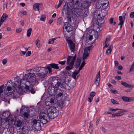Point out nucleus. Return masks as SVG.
Listing matches in <instances>:
<instances>
[{
	"label": "nucleus",
	"mask_w": 134,
	"mask_h": 134,
	"mask_svg": "<svg viewBox=\"0 0 134 134\" xmlns=\"http://www.w3.org/2000/svg\"><path fill=\"white\" fill-rule=\"evenodd\" d=\"M17 87L16 85L10 80L8 81L5 85L3 84L0 86V92H23V88L21 86V83L25 85V89L26 91L35 92L33 86H36L39 83L38 78H36L34 73H29L23 76V78L19 81Z\"/></svg>",
	"instance_id": "nucleus-1"
},
{
	"label": "nucleus",
	"mask_w": 134,
	"mask_h": 134,
	"mask_svg": "<svg viewBox=\"0 0 134 134\" xmlns=\"http://www.w3.org/2000/svg\"><path fill=\"white\" fill-rule=\"evenodd\" d=\"M67 96L66 93L63 94L62 93H59L56 95V99L54 97H52L50 99V101L46 100L45 104L46 106L50 107L49 109H52V111L54 109L55 112H56L57 108L61 110L64 107V100L66 98Z\"/></svg>",
	"instance_id": "nucleus-2"
},
{
	"label": "nucleus",
	"mask_w": 134,
	"mask_h": 134,
	"mask_svg": "<svg viewBox=\"0 0 134 134\" xmlns=\"http://www.w3.org/2000/svg\"><path fill=\"white\" fill-rule=\"evenodd\" d=\"M52 109H48L45 112L41 113L39 116L40 121L44 124L49 121L50 118L53 119L56 117L58 115L57 112H55L54 109L52 111Z\"/></svg>",
	"instance_id": "nucleus-3"
},
{
	"label": "nucleus",
	"mask_w": 134,
	"mask_h": 134,
	"mask_svg": "<svg viewBox=\"0 0 134 134\" xmlns=\"http://www.w3.org/2000/svg\"><path fill=\"white\" fill-rule=\"evenodd\" d=\"M72 24L71 18L68 17V21L64 23L63 30V33L64 36L66 38L71 37L73 34Z\"/></svg>",
	"instance_id": "nucleus-4"
},
{
	"label": "nucleus",
	"mask_w": 134,
	"mask_h": 134,
	"mask_svg": "<svg viewBox=\"0 0 134 134\" xmlns=\"http://www.w3.org/2000/svg\"><path fill=\"white\" fill-rule=\"evenodd\" d=\"M76 55H75L73 57L72 56H69L67 58V64L68 65L65 68L67 70H70L72 69L74 67V62L76 58Z\"/></svg>",
	"instance_id": "nucleus-5"
},
{
	"label": "nucleus",
	"mask_w": 134,
	"mask_h": 134,
	"mask_svg": "<svg viewBox=\"0 0 134 134\" xmlns=\"http://www.w3.org/2000/svg\"><path fill=\"white\" fill-rule=\"evenodd\" d=\"M12 96V98H16L19 97V94H23V93H0V97L3 98V100L5 101L7 100V97L13 94Z\"/></svg>",
	"instance_id": "nucleus-6"
},
{
	"label": "nucleus",
	"mask_w": 134,
	"mask_h": 134,
	"mask_svg": "<svg viewBox=\"0 0 134 134\" xmlns=\"http://www.w3.org/2000/svg\"><path fill=\"white\" fill-rule=\"evenodd\" d=\"M35 70L37 75L41 76L42 78H43L47 75L48 73L47 69L44 67H39L35 68Z\"/></svg>",
	"instance_id": "nucleus-7"
},
{
	"label": "nucleus",
	"mask_w": 134,
	"mask_h": 134,
	"mask_svg": "<svg viewBox=\"0 0 134 134\" xmlns=\"http://www.w3.org/2000/svg\"><path fill=\"white\" fill-rule=\"evenodd\" d=\"M49 81L52 86L59 88L61 80L58 77H51L49 78Z\"/></svg>",
	"instance_id": "nucleus-8"
},
{
	"label": "nucleus",
	"mask_w": 134,
	"mask_h": 134,
	"mask_svg": "<svg viewBox=\"0 0 134 134\" xmlns=\"http://www.w3.org/2000/svg\"><path fill=\"white\" fill-rule=\"evenodd\" d=\"M33 122V124L31 127L32 129L36 131L40 130L41 129L40 121H38L37 120L35 119Z\"/></svg>",
	"instance_id": "nucleus-9"
},
{
	"label": "nucleus",
	"mask_w": 134,
	"mask_h": 134,
	"mask_svg": "<svg viewBox=\"0 0 134 134\" xmlns=\"http://www.w3.org/2000/svg\"><path fill=\"white\" fill-rule=\"evenodd\" d=\"M74 11V9L71 7H69L64 8L62 10L63 13L66 14L68 16V17H70L69 16L70 15L73 13Z\"/></svg>",
	"instance_id": "nucleus-10"
},
{
	"label": "nucleus",
	"mask_w": 134,
	"mask_h": 134,
	"mask_svg": "<svg viewBox=\"0 0 134 134\" xmlns=\"http://www.w3.org/2000/svg\"><path fill=\"white\" fill-rule=\"evenodd\" d=\"M105 18L104 16L100 17L97 19L96 24L98 26L101 27L103 25Z\"/></svg>",
	"instance_id": "nucleus-11"
},
{
	"label": "nucleus",
	"mask_w": 134,
	"mask_h": 134,
	"mask_svg": "<svg viewBox=\"0 0 134 134\" xmlns=\"http://www.w3.org/2000/svg\"><path fill=\"white\" fill-rule=\"evenodd\" d=\"M67 41L71 52L74 53L75 51V44L71 40H67Z\"/></svg>",
	"instance_id": "nucleus-12"
},
{
	"label": "nucleus",
	"mask_w": 134,
	"mask_h": 134,
	"mask_svg": "<svg viewBox=\"0 0 134 134\" xmlns=\"http://www.w3.org/2000/svg\"><path fill=\"white\" fill-rule=\"evenodd\" d=\"M24 124L23 122L20 120L15 121L14 125L15 128H19V129L24 127Z\"/></svg>",
	"instance_id": "nucleus-13"
},
{
	"label": "nucleus",
	"mask_w": 134,
	"mask_h": 134,
	"mask_svg": "<svg viewBox=\"0 0 134 134\" xmlns=\"http://www.w3.org/2000/svg\"><path fill=\"white\" fill-rule=\"evenodd\" d=\"M47 91L48 92H62L61 90L59 88L54 87H50L48 89Z\"/></svg>",
	"instance_id": "nucleus-14"
},
{
	"label": "nucleus",
	"mask_w": 134,
	"mask_h": 134,
	"mask_svg": "<svg viewBox=\"0 0 134 134\" xmlns=\"http://www.w3.org/2000/svg\"><path fill=\"white\" fill-rule=\"evenodd\" d=\"M58 64H56L55 63H51L49 64L50 66H47L46 67V68L48 70L49 72L50 73L52 72V69L51 67L52 68L56 69H59V67L58 66Z\"/></svg>",
	"instance_id": "nucleus-15"
},
{
	"label": "nucleus",
	"mask_w": 134,
	"mask_h": 134,
	"mask_svg": "<svg viewBox=\"0 0 134 134\" xmlns=\"http://www.w3.org/2000/svg\"><path fill=\"white\" fill-rule=\"evenodd\" d=\"M10 115V112L9 111H6L3 113L2 118L4 119H8Z\"/></svg>",
	"instance_id": "nucleus-16"
},
{
	"label": "nucleus",
	"mask_w": 134,
	"mask_h": 134,
	"mask_svg": "<svg viewBox=\"0 0 134 134\" xmlns=\"http://www.w3.org/2000/svg\"><path fill=\"white\" fill-rule=\"evenodd\" d=\"M100 80V71H99L97 74L96 81L94 82L95 84L97 85L98 86L99 85V81Z\"/></svg>",
	"instance_id": "nucleus-17"
},
{
	"label": "nucleus",
	"mask_w": 134,
	"mask_h": 134,
	"mask_svg": "<svg viewBox=\"0 0 134 134\" xmlns=\"http://www.w3.org/2000/svg\"><path fill=\"white\" fill-rule=\"evenodd\" d=\"M121 83L123 86L126 88H132L133 87V86L132 85L128 84L125 82L121 81Z\"/></svg>",
	"instance_id": "nucleus-18"
},
{
	"label": "nucleus",
	"mask_w": 134,
	"mask_h": 134,
	"mask_svg": "<svg viewBox=\"0 0 134 134\" xmlns=\"http://www.w3.org/2000/svg\"><path fill=\"white\" fill-rule=\"evenodd\" d=\"M125 19V16H123L122 17V16H120L119 17V20L120 21V22L118 24V25H120V28H121L122 27V25L124 22V21Z\"/></svg>",
	"instance_id": "nucleus-19"
},
{
	"label": "nucleus",
	"mask_w": 134,
	"mask_h": 134,
	"mask_svg": "<svg viewBox=\"0 0 134 134\" xmlns=\"http://www.w3.org/2000/svg\"><path fill=\"white\" fill-rule=\"evenodd\" d=\"M90 2L84 0L82 7H83L85 9H87L88 7H89L90 6Z\"/></svg>",
	"instance_id": "nucleus-20"
},
{
	"label": "nucleus",
	"mask_w": 134,
	"mask_h": 134,
	"mask_svg": "<svg viewBox=\"0 0 134 134\" xmlns=\"http://www.w3.org/2000/svg\"><path fill=\"white\" fill-rule=\"evenodd\" d=\"M95 95L96 93H90L87 99V100L89 102L91 103L92 101L93 98Z\"/></svg>",
	"instance_id": "nucleus-21"
},
{
	"label": "nucleus",
	"mask_w": 134,
	"mask_h": 134,
	"mask_svg": "<svg viewBox=\"0 0 134 134\" xmlns=\"http://www.w3.org/2000/svg\"><path fill=\"white\" fill-rule=\"evenodd\" d=\"M80 70L79 69L78 70H76L71 75V77L73 78L75 80L77 79L78 77L77 76L76 77L77 75L79 73Z\"/></svg>",
	"instance_id": "nucleus-22"
},
{
	"label": "nucleus",
	"mask_w": 134,
	"mask_h": 134,
	"mask_svg": "<svg viewBox=\"0 0 134 134\" xmlns=\"http://www.w3.org/2000/svg\"><path fill=\"white\" fill-rule=\"evenodd\" d=\"M102 4V0H99L96 5V7L98 9H101L103 8Z\"/></svg>",
	"instance_id": "nucleus-23"
},
{
	"label": "nucleus",
	"mask_w": 134,
	"mask_h": 134,
	"mask_svg": "<svg viewBox=\"0 0 134 134\" xmlns=\"http://www.w3.org/2000/svg\"><path fill=\"white\" fill-rule=\"evenodd\" d=\"M93 46H90L87 47L84 49V52L89 54L90 51L92 50L93 48Z\"/></svg>",
	"instance_id": "nucleus-24"
},
{
	"label": "nucleus",
	"mask_w": 134,
	"mask_h": 134,
	"mask_svg": "<svg viewBox=\"0 0 134 134\" xmlns=\"http://www.w3.org/2000/svg\"><path fill=\"white\" fill-rule=\"evenodd\" d=\"M113 48V46L112 45H111L109 47L106 51V53L107 55H109L111 53Z\"/></svg>",
	"instance_id": "nucleus-25"
},
{
	"label": "nucleus",
	"mask_w": 134,
	"mask_h": 134,
	"mask_svg": "<svg viewBox=\"0 0 134 134\" xmlns=\"http://www.w3.org/2000/svg\"><path fill=\"white\" fill-rule=\"evenodd\" d=\"M119 110H120V111H118V114H118V115H119V116H121L122 115H123L124 114V112H128V111L127 110H124L122 109H119Z\"/></svg>",
	"instance_id": "nucleus-26"
},
{
	"label": "nucleus",
	"mask_w": 134,
	"mask_h": 134,
	"mask_svg": "<svg viewBox=\"0 0 134 134\" xmlns=\"http://www.w3.org/2000/svg\"><path fill=\"white\" fill-rule=\"evenodd\" d=\"M40 4V3H36L34 4V9L35 11H38L39 10L40 8L39 5Z\"/></svg>",
	"instance_id": "nucleus-27"
},
{
	"label": "nucleus",
	"mask_w": 134,
	"mask_h": 134,
	"mask_svg": "<svg viewBox=\"0 0 134 134\" xmlns=\"http://www.w3.org/2000/svg\"><path fill=\"white\" fill-rule=\"evenodd\" d=\"M81 62V60L80 59H77L75 67L76 68H77L80 66V63Z\"/></svg>",
	"instance_id": "nucleus-28"
},
{
	"label": "nucleus",
	"mask_w": 134,
	"mask_h": 134,
	"mask_svg": "<svg viewBox=\"0 0 134 134\" xmlns=\"http://www.w3.org/2000/svg\"><path fill=\"white\" fill-rule=\"evenodd\" d=\"M8 15L5 13L3 14L2 16L1 17L0 20L3 22L8 17Z\"/></svg>",
	"instance_id": "nucleus-29"
},
{
	"label": "nucleus",
	"mask_w": 134,
	"mask_h": 134,
	"mask_svg": "<svg viewBox=\"0 0 134 134\" xmlns=\"http://www.w3.org/2000/svg\"><path fill=\"white\" fill-rule=\"evenodd\" d=\"M102 4L103 7H104V8L106 7H107V6L109 4V2L108 1H104L103 0H102Z\"/></svg>",
	"instance_id": "nucleus-30"
},
{
	"label": "nucleus",
	"mask_w": 134,
	"mask_h": 134,
	"mask_svg": "<svg viewBox=\"0 0 134 134\" xmlns=\"http://www.w3.org/2000/svg\"><path fill=\"white\" fill-rule=\"evenodd\" d=\"M90 125L89 127V129H88V131L90 133H92L93 130V127L91 124V122L90 123Z\"/></svg>",
	"instance_id": "nucleus-31"
},
{
	"label": "nucleus",
	"mask_w": 134,
	"mask_h": 134,
	"mask_svg": "<svg viewBox=\"0 0 134 134\" xmlns=\"http://www.w3.org/2000/svg\"><path fill=\"white\" fill-rule=\"evenodd\" d=\"M23 115L24 116V119L26 120H27V119L29 116L28 113L26 112H24Z\"/></svg>",
	"instance_id": "nucleus-32"
},
{
	"label": "nucleus",
	"mask_w": 134,
	"mask_h": 134,
	"mask_svg": "<svg viewBox=\"0 0 134 134\" xmlns=\"http://www.w3.org/2000/svg\"><path fill=\"white\" fill-rule=\"evenodd\" d=\"M76 9V14H77L79 15H81L82 12V9L81 8H79Z\"/></svg>",
	"instance_id": "nucleus-33"
},
{
	"label": "nucleus",
	"mask_w": 134,
	"mask_h": 134,
	"mask_svg": "<svg viewBox=\"0 0 134 134\" xmlns=\"http://www.w3.org/2000/svg\"><path fill=\"white\" fill-rule=\"evenodd\" d=\"M32 29L31 28H30L27 30V35L28 37H29L31 35Z\"/></svg>",
	"instance_id": "nucleus-34"
},
{
	"label": "nucleus",
	"mask_w": 134,
	"mask_h": 134,
	"mask_svg": "<svg viewBox=\"0 0 134 134\" xmlns=\"http://www.w3.org/2000/svg\"><path fill=\"white\" fill-rule=\"evenodd\" d=\"M89 55V54L88 53H87L84 52V53H83V58L82 59L83 60H84L86 59H87V57Z\"/></svg>",
	"instance_id": "nucleus-35"
},
{
	"label": "nucleus",
	"mask_w": 134,
	"mask_h": 134,
	"mask_svg": "<svg viewBox=\"0 0 134 134\" xmlns=\"http://www.w3.org/2000/svg\"><path fill=\"white\" fill-rule=\"evenodd\" d=\"M64 1V0H59V2L58 4L56 5L55 6V8H59L61 5Z\"/></svg>",
	"instance_id": "nucleus-36"
},
{
	"label": "nucleus",
	"mask_w": 134,
	"mask_h": 134,
	"mask_svg": "<svg viewBox=\"0 0 134 134\" xmlns=\"http://www.w3.org/2000/svg\"><path fill=\"white\" fill-rule=\"evenodd\" d=\"M62 23V18L61 17L59 18L58 19L57 24L58 25H60Z\"/></svg>",
	"instance_id": "nucleus-37"
},
{
	"label": "nucleus",
	"mask_w": 134,
	"mask_h": 134,
	"mask_svg": "<svg viewBox=\"0 0 134 134\" xmlns=\"http://www.w3.org/2000/svg\"><path fill=\"white\" fill-rule=\"evenodd\" d=\"M67 84V83L65 81H63L62 83H61V82L60 83V87H63L64 89V87Z\"/></svg>",
	"instance_id": "nucleus-38"
},
{
	"label": "nucleus",
	"mask_w": 134,
	"mask_h": 134,
	"mask_svg": "<svg viewBox=\"0 0 134 134\" xmlns=\"http://www.w3.org/2000/svg\"><path fill=\"white\" fill-rule=\"evenodd\" d=\"M85 64V60H83V61L81 65L80 66V67L79 69V70H81L82 69V68L84 66Z\"/></svg>",
	"instance_id": "nucleus-39"
},
{
	"label": "nucleus",
	"mask_w": 134,
	"mask_h": 134,
	"mask_svg": "<svg viewBox=\"0 0 134 134\" xmlns=\"http://www.w3.org/2000/svg\"><path fill=\"white\" fill-rule=\"evenodd\" d=\"M46 18V15H42L41 16L40 20L42 21H44L45 20Z\"/></svg>",
	"instance_id": "nucleus-40"
},
{
	"label": "nucleus",
	"mask_w": 134,
	"mask_h": 134,
	"mask_svg": "<svg viewBox=\"0 0 134 134\" xmlns=\"http://www.w3.org/2000/svg\"><path fill=\"white\" fill-rule=\"evenodd\" d=\"M109 110L113 112V113L115 112L116 111L119 110V108H116V109H113L111 108H109Z\"/></svg>",
	"instance_id": "nucleus-41"
},
{
	"label": "nucleus",
	"mask_w": 134,
	"mask_h": 134,
	"mask_svg": "<svg viewBox=\"0 0 134 134\" xmlns=\"http://www.w3.org/2000/svg\"><path fill=\"white\" fill-rule=\"evenodd\" d=\"M122 99L125 102H128V97L123 96L122 97Z\"/></svg>",
	"instance_id": "nucleus-42"
},
{
	"label": "nucleus",
	"mask_w": 134,
	"mask_h": 134,
	"mask_svg": "<svg viewBox=\"0 0 134 134\" xmlns=\"http://www.w3.org/2000/svg\"><path fill=\"white\" fill-rule=\"evenodd\" d=\"M134 101V97H128V102H131Z\"/></svg>",
	"instance_id": "nucleus-43"
},
{
	"label": "nucleus",
	"mask_w": 134,
	"mask_h": 134,
	"mask_svg": "<svg viewBox=\"0 0 134 134\" xmlns=\"http://www.w3.org/2000/svg\"><path fill=\"white\" fill-rule=\"evenodd\" d=\"M111 101L113 104H117L119 103L117 102V101L114 99H111Z\"/></svg>",
	"instance_id": "nucleus-44"
},
{
	"label": "nucleus",
	"mask_w": 134,
	"mask_h": 134,
	"mask_svg": "<svg viewBox=\"0 0 134 134\" xmlns=\"http://www.w3.org/2000/svg\"><path fill=\"white\" fill-rule=\"evenodd\" d=\"M54 41L53 39H50L48 41V43L49 44H52L54 43Z\"/></svg>",
	"instance_id": "nucleus-45"
},
{
	"label": "nucleus",
	"mask_w": 134,
	"mask_h": 134,
	"mask_svg": "<svg viewBox=\"0 0 134 134\" xmlns=\"http://www.w3.org/2000/svg\"><path fill=\"white\" fill-rule=\"evenodd\" d=\"M100 129L102 130V131L104 132H106V130L103 126H101L100 127Z\"/></svg>",
	"instance_id": "nucleus-46"
},
{
	"label": "nucleus",
	"mask_w": 134,
	"mask_h": 134,
	"mask_svg": "<svg viewBox=\"0 0 134 134\" xmlns=\"http://www.w3.org/2000/svg\"><path fill=\"white\" fill-rule=\"evenodd\" d=\"M70 88V87L69 86V85L67 84L66 85V86H65L64 87V88L66 90H69Z\"/></svg>",
	"instance_id": "nucleus-47"
},
{
	"label": "nucleus",
	"mask_w": 134,
	"mask_h": 134,
	"mask_svg": "<svg viewBox=\"0 0 134 134\" xmlns=\"http://www.w3.org/2000/svg\"><path fill=\"white\" fill-rule=\"evenodd\" d=\"M130 17L131 18H134V11L131 13L130 14Z\"/></svg>",
	"instance_id": "nucleus-48"
},
{
	"label": "nucleus",
	"mask_w": 134,
	"mask_h": 134,
	"mask_svg": "<svg viewBox=\"0 0 134 134\" xmlns=\"http://www.w3.org/2000/svg\"><path fill=\"white\" fill-rule=\"evenodd\" d=\"M71 87H74L76 85V83L75 82H72L70 83Z\"/></svg>",
	"instance_id": "nucleus-49"
},
{
	"label": "nucleus",
	"mask_w": 134,
	"mask_h": 134,
	"mask_svg": "<svg viewBox=\"0 0 134 134\" xmlns=\"http://www.w3.org/2000/svg\"><path fill=\"white\" fill-rule=\"evenodd\" d=\"M65 61L59 62L58 63L59 64H61L62 65H64L65 64Z\"/></svg>",
	"instance_id": "nucleus-50"
},
{
	"label": "nucleus",
	"mask_w": 134,
	"mask_h": 134,
	"mask_svg": "<svg viewBox=\"0 0 134 134\" xmlns=\"http://www.w3.org/2000/svg\"><path fill=\"white\" fill-rule=\"evenodd\" d=\"M118 114V113L113 114L112 115V116L113 117H114L115 116H119Z\"/></svg>",
	"instance_id": "nucleus-51"
},
{
	"label": "nucleus",
	"mask_w": 134,
	"mask_h": 134,
	"mask_svg": "<svg viewBox=\"0 0 134 134\" xmlns=\"http://www.w3.org/2000/svg\"><path fill=\"white\" fill-rule=\"evenodd\" d=\"M22 30V29L21 28H19L16 30V31L18 33L21 32Z\"/></svg>",
	"instance_id": "nucleus-52"
},
{
	"label": "nucleus",
	"mask_w": 134,
	"mask_h": 134,
	"mask_svg": "<svg viewBox=\"0 0 134 134\" xmlns=\"http://www.w3.org/2000/svg\"><path fill=\"white\" fill-rule=\"evenodd\" d=\"M115 78L118 80H120L121 79V77L120 76H116L115 77Z\"/></svg>",
	"instance_id": "nucleus-53"
},
{
	"label": "nucleus",
	"mask_w": 134,
	"mask_h": 134,
	"mask_svg": "<svg viewBox=\"0 0 134 134\" xmlns=\"http://www.w3.org/2000/svg\"><path fill=\"white\" fill-rule=\"evenodd\" d=\"M110 36H108V37L106 38L105 41H110Z\"/></svg>",
	"instance_id": "nucleus-54"
},
{
	"label": "nucleus",
	"mask_w": 134,
	"mask_h": 134,
	"mask_svg": "<svg viewBox=\"0 0 134 134\" xmlns=\"http://www.w3.org/2000/svg\"><path fill=\"white\" fill-rule=\"evenodd\" d=\"M31 54V51H29L26 54V56H29Z\"/></svg>",
	"instance_id": "nucleus-55"
},
{
	"label": "nucleus",
	"mask_w": 134,
	"mask_h": 134,
	"mask_svg": "<svg viewBox=\"0 0 134 134\" xmlns=\"http://www.w3.org/2000/svg\"><path fill=\"white\" fill-rule=\"evenodd\" d=\"M7 62V60L6 59H4L2 60V63L4 65L6 64Z\"/></svg>",
	"instance_id": "nucleus-56"
},
{
	"label": "nucleus",
	"mask_w": 134,
	"mask_h": 134,
	"mask_svg": "<svg viewBox=\"0 0 134 134\" xmlns=\"http://www.w3.org/2000/svg\"><path fill=\"white\" fill-rule=\"evenodd\" d=\"M113 18H110L109 20V22L110 24H111L113 23Z\"/></svg>",
	"instance_id": "nucleus-57"
},
{
	"label": "nucleus",
	"mask_w": 134,
	"mask_h": 134,
	"mask_svg": "<svg viewBox=\"0 0 134 134\" xmlns=\"http://www.w3.org/2000/svg\"><path fill=\"white\" fill-rule=\"evenodd\" d=\"M26 51H21L20 52V54L21 55L23 56L26 53Z\"/></svg>",
	"instance_id": "nucleus-58"
},
{
	"label": "nucleus",
	"mask_w": 134,
	"mask_h": 134,
	"mask_svg": "<svg viewBox=\"0 0 134 134\" xmlns=\"http://www.w3.org/2000/svg\"><path fill=\"white\" fill-rule=\"evenodd\" d=\"M123 68V67L121 65L119 66L118 67V69L119 70H121Z\"/></svg>",
	"instance_id": "nucleus-59"
},
{
	"label": "nucleus",
	"mask_w": 134,
	"mask_h": 134,
	"mask_svg": "<svg viewBox=\"0 0 134 134\" xmlns=\"http://www.w3.org/2000/svg\"><path fill=\"white\" fill-rule=\"evenodd\" d=\"M103 45L104 46V47L103 48L104 49V48H105V47L107 48L109 45H108L107 44H106L104 43L103 44Z\"/></svg>",
	"instance_id": "nucleus-60"
},
{
	"label": "nucleus",
	"mask_w": 134,
	"mask_h": 134,
	"mask_svg": "<svg viewBox=\"0 0 134 134\" xmlns=\"http://www.w3.org/2000/svg\"><path fill=\"white\" fill-rule=\"evenodd\" d=\"M111 83H113L114 85L116 84V82L114 80H111Z\"/></svg>",
	"instance_id": "nucleus-61"
},
{
	"label": "nucleus",
	"mask_w": 134,
	"mask_h": 134,
	"mask_svg": "<svg viewBox=\"0 0 134 134\" xmlns=\"http://www.w3.org/2000/svg\"><path fill=\"white\" fill-rule=\"evenodd\" d=\"M21 13L23 14L24 15H25L27 14V13L25 11L24 12H21Z\"/></svg>",
	"instance_id": "nucleus-62"
},
{
	"label": "nucleus",
	"mask_w": 134,
	"mask_h": 134,
	"mask_svg": "<svg viewBox=\"0 0 134 134\" xmlns=\"http://www.w3.org/2000/svg\"><path fill=\"white\" fill-rule=\"evenodd\" d=\"M40 41L39 40H37L36 41V45H37L38 44H38L39 43H40Z\"/></svg>",
	"instance_id": "nucleus-63"
},
{
	"label": "nucleus",
	"mask_w": 134,
	"mask_h": 134,
	"mask_svg": "<svg viewBox=\"0 0 134 134\" xmlns=\"http://www.w3.org/2000/svg\"><path fill=\"white\" fill-rule=\"evenodd\" d=\"M20 5L23 7H24L25 6V4L24 3H20Z\"/></svg>",
	"instance_id": "nucleus-64"
}]
</instances>
